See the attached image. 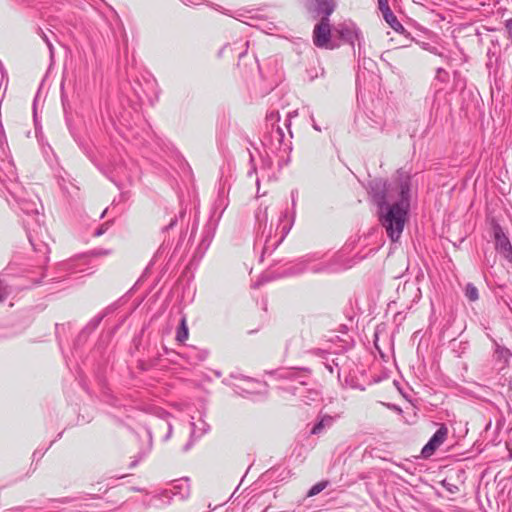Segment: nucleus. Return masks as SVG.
Returning a JSON list of instances; mask_svg holds the SVG:
<instances>
[{
    "mask_svg": "<svg viewBox=\"0 0 512 512\" xmlns=\"http://www.w3.org/2000/svg\"><path fill=\"white\" fill-rule=\"evenodd\" d=\"M410 186V177L405 173H399L388 187L381 181H375L372 186L373 191L383 188V193L375 192V196L381 224L392 241L400 238L404 228L410 207Z\"/></svg>",
    "mask_w": 512,
    "mask_h": 512,
    "instance_id": "nucleus-1",
    "label": "nucleus"
},
{
    "mask_svg": "<svg viewBox=\"0 0 512 512\" xmlns=\"http://www.w3.org/2000/svg\"><path fill=\"white\" fill-rule=\"evenodd\" d=\"M305 5L307 9L314 8L319 14H323L313 31L314 44L319 48L333 49L329 16L334 12L337 0H307Z\"/></svg>",
    "mask_w": 512,
    "mask_h": 512,
    "instance_id": "nucleus-2",
    "label": "nucleus"
},
{
    "mask_svg": "<svg viewBox=\"0 0 512 512\" xmlns=\"http://www.w3.org/2000/svg\"><path fill=\"white\" fill-rule=\"evenodd\" d=\"M342 255L340 253L335 254L330 260L320 261V257L317 255L309 256L289 269V275H296L305 271H311L313 273L322 272H336L346 266L340 265Z\"/></svg>",
    "mask_w": 512,
    "mask_h": 512,
    "instance_id": "nucleus-3",
    "label": "nucleus"
},
{
    "mask_svg": "<svg viewBox=\"0 0 512 512\" xmlns=\"http://www.w3.org/2000/svg\"><path fill=\"white\" fill-rule=\"evenodd\" d=\"M334 31L341 39L351 44L353 47L355 42H358L359 48L361 47V32L353 22L345 21L340 23L334 28Z\"/></svg>",
    "mask_w": 512,
    "mask_h": 512,
    "instance_id": "nucleus-4",
    "label": "nucleus"
},
{
    "mask_svg": "<svg viewBox=\"0 0 512 512\" xmlns=\"http://www.w3.org/2000/svg\"><path fill=\"white\" fill-rule=\"evenodd\" d=\"M190 494V484L187 478H181L178 480H174L170 488L164 489L161 493V498L167 499V502L170 501L172 497H178L180 500L186 499Z\"/></svg>",
    "mask_w": 512,
    "mask_h": 512,
    "instance_id": "nucleus-5",
    "label": "nucleus"
},
{
    "mask_svg": "<svg viewBox=\"0 0 512 512\" xmlns=\"http://www.w3.org/2000/svg\"><path fill=\"white\" fill-rule=\"evenodd\" d=\"M448 435V428L441 424L438 430L434 433V435L430 438L428 443L423 447L421 454L424 458L430 457L437 448H439L444 441L446 440Z\"/></svg>",
    "mask_w": 512,
    "mask_h": 512,
    "instance_id": "nucleus-6",
    "label": "nucleus"
},
{
    "mask_svg": "<svg viewBox=\"0 0 512 512\" xmlns=\"http://www.w3.org/2000/svg\"><path fill=\"white\" fill-rule=\"evenodd\" d=\"M496 250L507 260L512 261V246L499 225L493 226Z\"/></svg>",
    "mask_w": 512,
    "mask_h": 512,
    "instance_id": "nucleus-7",
    "label": "nucleus"
},
{
    "mask_svg": "<svg viewBox=\"0 0 512 512\" xmlns=\"http://www.w3.org/2000/svg\"><path fill=\"white\" fill-rule=\"evenodd\" d=\"M292 224H293V216H291L288 219L287 212H281V215L279 216L277 223H276V227H275L276 236L279 234V238L276 241L275 245L279 244L280 242H282L284 240L286 235L289 233V231L292 227Z\"/></svg>",
    "mask_w": 512,
    "mask_h": 512,
    "instance_id": "nucleus-8",
    "label": "nucleus"
},
{
    "mask_svg": "<svg viewBox=\"0 0 512 512\" xmlns=\"http://www.w3.org/2000/svg\"><path fill=\"white\" fill-rule=\"evenodd\" d=\"M268 206H260L258 209V212L256 213V220L260 227L263 226L262 234L266 236V238H270L272 236L273 230H274V224L271 222L269 227H267V221H268ZM266 242H268V239H266Z\"/></svg>",
    "mask_w": 512,
    "mask_h": 512,
    "instance_id": "nucleus-9",
    "label": "nucleus"
},
{
    "mask_svg": "<svg viewBox=\"0 0 512 512\" xmlns=\"http://www.w3.org/2000/svg\"><path fill=\"white\" fill-rule=\"evenodd\" d=\"M334 416H330L327 414H323L319 416V420L317 423L312 427L310 433L312 435H320L322 434L326 429H329L333 426L335 421Z\"/></svg>",
    "mask_w": 512,
    "mask_h": 512,
    "instance_id": "nucleus-10",
    "label": "nucleus"
},
{
    "mask_svg": "<svg viewBox=\"0 0 512 512\" xmlns=\"http://www.w3.org/2000/svg\"><path fill=\"white\" fill-rule=\"evenodd\" d=\"M381 13L385 21L390 25L392 29H394L397 32L400 30H404L402 24L397 20L396 16L393 14L391 9L385 10Z\"/></svg>",
    "mask_w": 512,
    "mask_h": 512,
    "instance_id": "nucleus-11",
    "label": "nucleus"
},
{
    "mask_svg": "<svg viewBox=\"0 0 512 512\" xmlns=\"http://www.w3.org/2000/svg\"><path fill=\"white\" fill-rule=\"evenodd\" d=\"M176 338L179 342H184L188 338V327L186 325L185 318H182V320H181V325L177 331Z\"/></svg>",
    "mask_w": 512,
    "mask_h": 512,
    "instance_id": "nucleus-12",
    "label": "nucleus"
},
{
    "mask_svg": "<svg viewBox=\"0 0 512 512\" xmlns=\"http://www.w3.org/2000/svg\"><path fill=\"white\" fill-rule=\"evenodd\" d=\"M12 288L0 279V302H3L11 294Z\"/></svg>",
    "mask_w": 512,
    "mask_h": 512,
    "instance_id": "nucleus-13",
    "label": "nucleus"
},
{
    "mask_svg": "<svg viewBox=\"0 0 512 512\" xmlns=\"http://www.w3.org/2000/svg\"><path fill=\"white\" fill-rule=\"evenodd\" d=\"M58 270L60 272H74L75 271V261L74 260H68L61 262L58 265Z\"/></svg>",
    "mask_w": 512,
    "mask_h": 512,
    "instance_id": "nucleus-14",
    "label": "nucleus"
},
{
    "mask_svg": "<svg viewBox=\"0 0 512 512\" xmlns=\"http://www.w3.org/2000/svg\"><path fill=\"white\" fill-rule=\"evenodd\" d=\"M465 295L470 301H476L479 297L477 288L472 284L466 286Z\"/></svg>",
    "mask_w": 512,
    "mask_h": 512,
    "instance_id": "nucleus-15",
    "label": "nucleus"
},
{
    "mask_svg": "<svg viewBox=\"0 0 512 512\" xmlns=\"http://www.w3.org/2000/svg\"><path fill=\"white\" fill-rule=\"evenodd\" d=\"M327 484L328 483L326 481L319 482V483L315 484L314 486H312L310 488V490L307 493V496L312 497V496L319 494L321 491H323L327 487Z\"/></svg>",
    "mask_w": 512,
    "mask_h": 512,
    "instance_id": "nucleus-16",
    "label": "nucleus"
},
{
    "mask_svg": "<svg viewBox=\"0 0 512 512\" xmlns=\"http://www.w3.org/2000/svg\"><path fill=\"white\" fill-rule=\"evenodd\" d=\"M21 209L26 213H38V204L36 202H21Z\"/></svg>",
    "mask_w": 512,
    "mask_h": 512,
    "instance_id": "nucleus-17",
    "label": "nucleus"
},
{
    "mask_svg": "<svg viewBox=\"0 0 512 512\" xmlns=\"http://www.w3.org/2000/svg\"><path fill=\"white\" fill-rule=\"evenodd\" d=\"M302 397V402L309 405L318 398V392L315 390H307L306 395H303Z\"/></svg>",
    "mask_w": 512,
    "mask_h": 512,
    "instance_id": "nucleus-18",
    "label": "nucleus"
},
{
    "mask_svg": "<svg viewBox=\"0 0 512 512\" xmlns=\"http://www.w3.org/2000/svg\"><path fill=\"white\" fill-rule=\"evenodd\" d=\"M192 426V435L197 434V429H199L198 436L203 434L206 431L207 424L205 422H201V427L197 428L196 424L194 422L191 423Z\"/></svg>",
    "mask_w": 512,
    "mask_h": 512,
    "instance_id": "nucleus-19",
    "label": "nucleus"
},
{
    "mask_svg": "<svg viewBox=\"0 0 512 512\" xmlns=\"http://www.w3.org/2000/svg\"><path fill=\"white\" fill-rule=\"evenodd\" d=\"M299 374V372L297 371H292V370H287V371H284L282 374H281V377L283 378H295L297 377V375Z\"/></svg>",
    "mask_w": 512,
    "mask_h": 512,
    "instance_id": "nucleus-20",
    "label": "nucleus"
},
{
    "mask_svg": "<svg viewBox=\"0 0 512 512\" xmlns=\"http://www.w3.org/2000/svg\"><path fill=\"white\" fill-rule=\"evenodd\" d=\"M378 5L381 12L390 9L388 0H378Z\"/></svg>",
    "mask_w": 512,
    "mask_h": 512,
    "instance_id": "nucleus-21",
    "label": "nucleus"
},
{
    "mask_svg": "<svg viewBox=\"0 0 512 512\" xmlns=\"http://www.w3.org/2000/svg\"><path fill=\"white\" fill-rule=\"evenodd\" d=\"M424 49H426L427 51H429V52H431L433 54L441 56V53L438 52L437 48L434 47V46H430L429 44H425Z\"/></svg>",
    "mask_w": 512,
    "mask_h": 512,
    "instance_id": "nucleus-22",
    "label": "nucleus"
},
{
    "mask_svg": "<svg viewBox=\"0 0 512 512\" xmlns=\"http://www.w3.org/2000/svg\"><path fill=\"white\" fill-rule=\"evenodd\" d=\"M505 27L509 33V35L512 37V18L511 19H508L506 20L505 22Z\"/></svg>",
    "mask_w": 512,
    "mask_h": 512,
    "instance_id": "nucleus-23",
    "label": "nucleus"
},
{
    "mask_svg": "<svg viewBox=\"0 0 512 512\" xmlns=\"http://www.w3.org/2000/svg\"><path fill=\"white\" fill-rule=\"evenodd\" d=\"M276 137L279 142H281L282 138L284 137L283 131L280 127H278L276 130Z\"/></svg>",
    "mask_w": 512,
    "mask_h": 512,
    "instance_id": "nucleus-24",
    "label": "nucleus"
},
{
    "mask_svg": "<svg viewBox=\"0 0 512 512\" xmlns=\"http://www.w3.org/2000/svg\"><path fill=\"white\" fill-rule=\"evenodd\" d=\"M176 223H177V218L175 217V218H173V219L170 221L169 225H168V226H166V227H165V229L167 230V229L173 228V227L176 225Z\"/></svg>",
    "mask_w": 512,
    "mask_h": 512,
    "instance_id": "nucleus-25",
    "label": "nucleus"
},
{
    "mask_svg": "<svg viewBox=\"0 0 512 512\" xmlns=\"http://www.w3.org/2000/svg\"><path fill=\"white\" fill-rule=\"evenodd\" d=\"M29 240H30L31 245L34 247L35 250H37V251H41L42 250L40 246L34 244L31 236H29Z\"/></svg>",
    "mask_w": 512,
    "mask_h": 512,
    "instance_id": "nucleus-26",
    "label": "nucleus"
},
{
    "mask_svg": "<svg viewBox=\"0 0 512 512\" xmlns=\"http://www.w3.org/2000/svg\"><path fill=\"white\" fill-rule=\"evenodd\" d=\"M43 39L44 41L47 43L48 47L50 48V50L52 49V45L51 43L49 42V40L47 39V36L46 35H43Z\"/></svg>",
    "mask_w": 512,
    "mask_h": 512,
    "instance_id": "nucleus-27",
    "label": "nucleus"
},
{
    "mask_svg": "<svg viewBox=\"0 0 512 512\" xmlns=\"http://www.w3.org/2000/svg\"><path fill=\"white\" fill-rule=\"evenodd\" d=\"M312 121H313V128L317 131H321L320 127H318V125L315 123L314 121V118L312 117Z\"/></svg>",
    "mask_w": 512,
    "mask_h": 512,
    "instance_id": "nucleus-28",
    "label": "nucleus"
},
{
    "mask_svg": "<svg viewBox=\"0 0 512 512\" xmlns=\"http://www.w3.org/2000/svg\"><path fill=\"white\" fill-rule=\"evenodd\" d=\"M291 196H292V204L295 205L296 193L294 191H292Z\"/></svg>",
    "mask_w": 512,
    "mask_h": 512,
    "instance_id": "nucleus-29",
    "label": "nucleus"
},
{
    "mask_svg": "<svg viewBox=\"0 0 512 512\" xmlns=\"http://www.w3.org/2000/svg\"><path fill=\"white\" fill-rule=\"evenodd\" d=\"M168 429H169V430H168V434H167V436H166V439H167V438H169V436H170V434H171V430H172V429H171V426H170V425H168Z\"/></svg>",
    "mask_w": 512,
    "mask_h": 512,
    "instance_id": "nucleus-30",
    "label": "nucleus"
},
{
    "mask_svg": "<svg viewBox=\"0 0 512 512\" xmlns=\"http://www.w3.org/2000/svg\"><path fill=\"white\" fill-rule=\"evenodd\" d=\"M102 233H103V231H102V230H99V231H97V232H96V235H98V236H99V235H101Z\"/></svg>",
    "mask_w": 512,
    "mask_h": 512,
    "instance_id": "nucleus-31",
    "label": "nucleus"
},
{
    "mask_svg": "<svg viewBox=\"0 0 512 512\" xmlns=\"http://www.w3.org/2000/svg\"><path fill=\"white\" fill-rule=\"evenodd\" d=\"M189 3L191 4H196V2L192 1V0H187Z\"/></svg>",
    "mask_w": 512,
    "mask_h": 512,
    "instance_id": "nucleus-32",
    "label": "nucleus"
},
{
    "mask_svg": "<svg viewBox=\"0 0 512 512\" xmlns=\"http://www.w3.org/2000/svg\"><path fill=\"white\" fill-rule=\"evenodd\" d=\"M438 74H440L441 72H443V70L441 68L438 69Z\"/></svg>",
    "mask_w": 512,
    "mask_h": 512,
    "instance_id": "nucleus-33",
    "label": "nucleus"
},
{
    "mask_svg": "<svg viewBox=\"0 0 512 512\" xmlns=\"http://www.w3.org/2000/svg\"><path fill=\"white\" fill-rule=\"evenodd\" d=\"M299 383H300L301 385H305V384H306V383H305L304 381H302V380H301V381H299Z\"/></svg>",
    "mask_w": 512,
    "mask_h": 512,
    "instance_id": "nucleus-34",
    "label": "nucleus"
}]
</instances>
